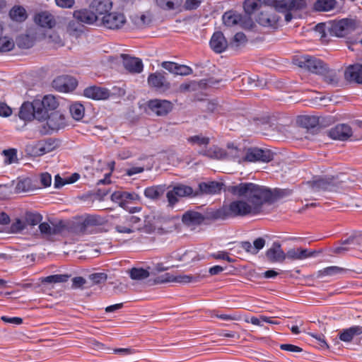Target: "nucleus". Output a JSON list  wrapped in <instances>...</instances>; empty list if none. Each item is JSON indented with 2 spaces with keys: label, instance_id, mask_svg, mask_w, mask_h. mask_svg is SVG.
<instances>
[{
  "label": "nucleus",
  "instance_id": "nucleus-1",
  "mask_svg": "<svg viewBox=\"0 0 362 362\" xmlns=\"http://www.w3.org/2000/svg\"><path fill=\"white\" fill-rule=\"evenodd\" d=\"M225 190L241 199L216 210L212 214L216 219L257 214L260 211L263 202L270 197L269 190L252 182L229 185Z\"/></svg>",
  "mask_w": 362,
  "mask_h": 362
},
{
  "label": "nucleus",
  "instance_id": "nucleus-2",
  "mask_svg": "<svg viewBox=\"0 0 362 362\" xmlns=\"http://www.w3.org/2000/svg\"><path fill=\"white\" fill-rule=\"evenodd\" d=\"M272 6L262 11L257 16V22L267 28H276L279 21V16L276 12L281 13L285 16V21L290 22L293 18L292 13L302 10L306 6L305 0H274Z\"/></svg>",
  "mask_w": 362,
  "mask_h": 362
},
{
  "label": "nucleus",
  "instance_id": "nucleus-3",
  "mask_svg": "<svg viewBox=\"0 0 362 362\" xmlns=\"http://www.w3.org/2000/svg\"><path fill=\"white\" fill-rule=\"evenodd\" d=\"M58 106L57 98L52 95H47L41 99L24 102L20 107L18 117L24 122H30L34 119L45 121L49 117V112L56 110Z\"/></svg>",
  "mask_w": 362,
  "mask_h": 362
},
{
  "label": "nucleus",
  "instance_id": "nucleus-4",
  "mask_svg": "<svg viewBox=\"0 0 362 362\" xmlns=\"http://www.w3.org/2000/svg\"><path fill=\"white\" fill-rule=\"evenodd\" d=\"M347 180V175L341 173L337 177L323 176L314 177L312 181L308 182V185L311 192H336L341 188L346 187Z\"/></svg>",
  "mask_w": 362,
  "mask_h": 362
},
{
  "label": "nucleus",
  "instance_id": "nucleus-5",
  "mask_svg": "<svg viewBox=\"0 0 362 362\" xmlns=\"http://www.w3.org/2000/svg\"><path fill=\"white\" fill-rule=\"evenodd\" d=\"M144 226L143 221L134 215L121 217L115 225V230L119 233L130 234L139 230Z\"/></svg>",
  "mask_w": 362,
  "mask_h": 362
},
{
  "label": "nucleus",
  "instance_id": "nucleus-6",
  "mask_svg": "<svg viewBox=\"0 0 362 362\" xmlns=\"http://www.w3.org/2000/svg\"><path fill=\"white\" fill-rule=\"evenodd\" d=\"M296 64L300 67L317 74H322L326 71V64L322 60L310 55L299 57L296 59Z\"/></svg>",
  "mask_w": 362,
  "mask_h": 362
},
{
  "label": "nucleus",
  "instance_id": "nucleus-7",
  "mask_svg": "<svg viewBox=\"0 0 362 362\" xmlns=\"http://www.w3.org/2000/svg\"><path fill=\"white\" fill-rule=\"evenodd\" d=\"M55 141L52 139L38 141L26 145L25 151L33 156H41L56 148Z\"/></svg>",
  "mask_w": 362,
  "mask_h": 362
},
{
  "label": "nucleus",
  "instance_id": "nucleus-8",
  "mask_svg": "<svg viewBox=\"0 0 362 362\" xmlns=\"http://www.w3.org/2000/svg\"><path fill=\"white\" fill-rule=\"evenodd\" d=\"M356 28L355 21L344 18L332 23L329 28V32L332 35L342 37L354 32Z\"/></svg>",
  "mask_w": 362,
  "mask_h": 362
},
{
  "label": "nucleus",
  "instance_id": "nucleus-9",
  "mask_svg": "<svg viewBox=\"0 0 362 362\" xmlns=\"http://www.w3.org/2000/svg\"><path fill=\"white\" fill-rule=\"evenodd\" d=\"M101 24L107 29H120L126 23L124 15L119 12H109L102 17Z\"/></svg>",
  "mask_w": 362,
  "mask_h": 362
},
{
  "label": "nucleus",
  "instance_id": "nucleus-10",
  "mask_svg": "<svg viewBox=\"0 0 362 362\" xmlns=\"http://www.w3.org/2000/svg\"><path fill=\"white\" fill-rule=\"evenodd\" d=\"M272 158L273 155L269 151L258 148H251L247 150L244 160L249 162L261 161L268 163Z\"/></svg>",
  "mask_w": 362,
  "mask_h": 362
},
{
  "label": "nucleus",
  "instance_id": "nucleus-11",
  "mask_svg": "<svg viewBox=\"0 0 362 362\" xmlns=\"http://www.w3.org/2000/svg\"><path fill=\"white\" fill-rule=\"evenodd\" d=\"M53 87L60 92L72 91L77 86V81L71 76H62L53 81Z\"/></svg>",
  "mask_w": 362,
  "mask_h": 362
},
{
  "label": "nucleus",
  "instance_id": "nucleus-12",
  "mask_svg": "<svg viewBox=\"0 0 362 362\" xmlns=\"http://www.w3.org/2000/svg\"><path fill=\"white\" fill-rule=\"evenodd\" d=\"M112 8L111 0H93L89 5V8L92 9L95 14L98 21L101 20L102 17L107 15Z\"/></svg>",
  "mask_w": 362,
  "mask_h": 362
},
{
  "label": "nucleus",
  "instance_id": "nucleus-13",
  "mask_svg": "<svg viewBox=\"0 0 362 362\" xmlns=\"http://www.w3.org/2000/svg\"><path fill=\"white\" fill-rule=\"evenodd\" d=\"M111 199L112 202L118 204L124 209L127 208V205L133 201L139 200V196L133 192H127L123 191H117L112 194Z\"/></svg>",
  "mask_w": 362,
  "mask_h": 362
},
{
  "label": "nucleus",
  "instance_id": "nucleus-14",
  "mask_svg": "<svg viewBox=\"0 0 362 362\" xmlns=\"http://www.w3.org/2000/svg\"><path fill=\"white\" fill-rule=\"evenodd\" d=\"M198 281V277L192 275L180 274L174 276L170 273H165L158 277V283L176 282L180 284H187Z\"/></svg>",
  "mask_w": 362,
  "mask_h": 362
},
{
  "label": "nucleus",
  "instance_id": "nucleus-15",
  "mask_svg": "<svg viewBox=\"0 0 362 362\" xmlns=\"http://www.w3.org/2000/svg\"><path fill=\"white\" fill-rule=\"evenodd\" d=\"M148 107L158 116L165 115L172 110L171 103L166 100H151L148 102Z\"/></svg>",
  "mask_w": 362,
  "mask_h": 362
},
{
  "label": "nucleus",
  "instance_id": "nucleus-16",
  "mask_svg": "<svg viewBox=\"0 0 362 362\" xmlns=\"http://www.w3.org/2000/svg\"><path fill=\"white\" fill-rule=\"evenodd\" d=\"M148 83L151 87L163 92L168 90L170 88V83L163 74L160 72L151 74L148 77Z\"/></svg>",
  "mask_w": 362,
  "mask_h": 362
},
{
  "label": "nucleus",
  "instance_id": "nucleus-17",
  "mask_svg": "<svg viewBox=\"0 0 362 362\" xmlns=\"http://www.w3.org/2000/svg\"><path fill=\"white\" fill-rule=\"evenodd\" d=\"M73 16L78 21L88 25H97L99 22L95 14L90 8L76 10L73 13Z\"/></svg>",
  "mask_w": 362,
  "mask_h": 362
},
{
  "label": "nucleus",
  "instance_id": "nucleus-18",
  "mask_svg": "<svg viewBox=\"0 0 362 362\" xmlns=\"http://www.w3.org/2000/svg\"><path fill=\"white\" fill-rule=\"evenodd\" d=\"M83 95L93 100H106L109 98L110 92L105 88L92 86L84 89Z\"/></svg>",
  "mask_w": 362,
  "mask_h": 362
},
{
  "label": "nucleus",
  "instance_id": "nucleus-19",
  "mask_svg": "<svg viewBox=\"0 0 362 362\" xmlns=\"http://www.w3.org/2000/svg\"><path fill=\"white\" fill-rule=\"evenodd\" d=\"M329 135L333 139L345 141L352 136V129L348 124H341L332 128Z\"/></svg>",
  "mask_w": 362,
  "mask_h": 362
},
{
  "label": "nucleus",
  "instance_id": "nucleus-20",
  "mask_svg": "<svg viewBox=\"0 0 362 362\" xmlns=\"http://www.w3.org/2000/svg\"><path fill=\"white\" fill-rule=\"evenodd\" d=\"M315 251L303 248H291L286 252V258L291 261L304 260L313 257Z\"/></svg>",
  "mask_w": 362,
  "mask_h": 362
},
{
  "label": "nucleus",
  "instance_id": "nucleus-21",
  "mask_svg": "<svg viewBox=\"0 0 362 362\" xmlns=\"http://www.w3.org/2000/svg\"><path fill=\"white\" fill-rule=\"evenodd\" d=\"M123 64L125 69L131 73L139 74L143 71L142 61L136 57L122 54Z\"/></svg>",
  "mask_w": 362,
  "mask_h": 362
},
{
  "label": "nucleus",
  "instance_id": "nucleus-22",
  "mask_svg": "<svg viewBox=\"0 0 362 362\" xmlns=\"http://www.w3.org/2000/svg\"><path fill=\"white\" fill-rule=\"evenodd\" d=\"M266 256L272 262H282L286 259V253L281 249V245L276 242L267 250Z\"/></svg>",
  "mask_w": 362,
  "mask_h": 362
},
{
  "label": "nucleus",
  "instance_id": "nucleus-23",
  "mask_svg": "<svg viewBox=\"0 0 362 362\" xmlns=\"http://www.w3.org/2000/svg\"><path fill=\"white\" fill-rule=\"evenodd\" d=\"M223 184L216 181L204 182L199 184V195L201 194H216L221 192Z\"/></svg>",
  "mask_w": 362,
  "mask_h": 362
},
{
  "label": "nucleus",
  "instance_id": "nucleus-24",
  "mask_svg": "<svg viewBox=\"0 0 362 362\" xmlns=\"http://www.w3.org/2000/svg\"><path fill=\"white\" fill-rule=\"evenodd\" d=\"M228 46L227 40L221 32H216L210 40L211 48L216 53H221L226 50Z\"/></svg>",
  "mask_w": 362,
  "mask_h": 362
},
{
  "label": "nucleus",
  "instance_id": "nucleus-25",
  "mask_svg": "<svg viewBox=\"0 0 362 362\" xmlns=\"http://www.w3.org/2000/svg\"><path fill=\"white\" fill-rule=\"evenodd\" d=\"M344 78L349 82L362 83V65L357 64L349 66L345 71Z\"/></svg>",
  "mask_w": 362,
  "mask_h": 362
},
{
  "label": "nucleus",
  "instance_id": "nucleus-26",
  "mask_svg": "<svg viewBox=\"0 0 362 362\" xmlns=\"http://www.w3.org/2000/svg\"><path fill=\"white\" fill-rule=\"evenodd\" d=\"M204 220V217L201 213L193 210L187 211L182 217L183 223L188 226L199 225Z\"/></svg>",
  "mask_w": 362,
  "mask_h": 362
},
{
  "label": "nucleus",
  "instance_id": "nucleus-27",
  "mask_svg": "<svg viewBox=\"0 0 362 362\" xmlns=\"http://www.w3.org/2000/svg\"><path fill=\"white\" fill-rule=\"evenodd\" d=\"M35 21L43 28H52L55 25L54 16L47 11L37 14L35 17Z\"/></svg>",
  "mask_w": 362,
  "mask_h": 362
},
{
  "label": "nucleus",
  "instance_id": "nucleus-28",
  "mask_svg": "<svg viewBox=\"0 0 362 362\" xmlns=\"http://www.w3.org/2000/svg\"><path fill=\"white\" fill-rule=\"evenodd\" d=\"M47 124L51 130L59 129L64 124V118L63 116L57 112H52L49 113V117H47Z\"/></svg>",
  "mask_w": 362,
  "mask_h": 362
},
{
  "label": "nucleus",
  "instance_id": "nucleus-29",
  "mask_svg": "<svg viewBox=\"0 0 362 362\" xmlns=\"http://www.w3.org/2000/svg\"><path fill=\"white\" fill-rule=\"evenodd\" d=\"M362 334V326H353L344 329L339 334L340 340L349 342L355 336Z\"/></svg>",
  "mask_w": 362,
  "mask_h": 362
},
{
  "label": "nucleus",
  "instance_id": "nucleus-30",
  "mask_svg": "<svg viewBox=\"0 0 362 362\" xmlns=\"http://www.w3.org/2000/svg\"><path fill=\"white\" fill-rule=\"evenodd\" d=\"M165 185H156L146 187L144 189V195L146 198L156 200L159 199L165 192Z\"/></svg>",
  "mask_w": 362,
  "mask_h": 362
},
{
  "label": "nucleus",
  "instance_id": "nucleus-31",
  "mask_svg": "<svg viewBox=\"0 0 362 362\" xmlns=\"http://www.w3.org/2000/svg\"><path fill=\"white\" fill-rule=\"evenodd\" d=\"M199 153L213 159H221L225 156L224 151L216 146L209 148L200 149L199 150Z\"/></svg>",
  "mask_w": 362,
  "mask_h": 362
},
{
  "label": "nucleus",
  "instance_id": "nucleus-32",
  "mask_svg": "<svg viewBox=\"0 0 362 362\" xmlns=\"http://www.w3.org/2000/svg\"><path fill=\"white\" fill-rule=\"evenodd\" d=\"M222 19L225 25L230 27L240 23L242 16L235 11H229L223 15Z\"/></svg>",
  "mask_w": 362,
  "mask_h": 362
},
{
  "label": "nucleus",
  "instance_id": "nucleus-33",
  "mask_svg": "<svg viewBox=\"0 0 362 362\" xmlns=\"http://www.w3.org/2000/svg\"><path fill=\"white\" fill-rule=\"evenodd\" d=\"M175 189V193L177 194L180 198L185 197H197L199 196V192L197 190H194L192 187L185 185H177L173 187Z\"/></svg>",
  "mask_w": 362,
  "mask_h": 362
},
{
  "label": "nucleus",
  "instance_id": "nucleus-34",
  "mask_svg": "<svg viewBox=\"0 0 362 362\" xmlns=\"http://www.w3.org/2000/svg\"><path fill=\"white\" fill-rule=\"evenodd\" d=\"M336 4V0H317L314 8L317 11H329L335 8Z\"/></svg>",
  "mask_w": 362,
  "mask_h": 362
},
{
  "label": "nucleus",
  "instance_id": "nucleus-35",
  "mask_svg": "<svg viewBox=\"0 0 362 362\" xmlns=\"http://www.w3.org/2000/svg\"><path fill=\"white\" fill-rule=\"evenodd\" d=\"M69 112L75 120L79 121L84 117L85 108L81 103L76 102L70 105Z\"/></svg>",
  "mask_w": 362,
  "mask_h": 362
},
{
  "label": "nucleus",
  "instance_id": "nucleus-36",
  "mask_svg": "<svg viewBox=\"0 0 362 362\" xmlns=\"http://www.w3.org/2000/svg\"><path fill=\"white\" fill-rule=\"evenodd\" d=\"M187 141L192 146H197L201 149L204 148L209 144L210 138L203 135H194L187 139Z\"/></svg>",
  "mask_w": 362,
  "mask_h": 362
},
{
  "label": "nucleus",
  "instance_id": "nucleus-37",
  "mask_svg": "<svg viewBox=\"0 0 362 362\" xmlns=\"http://www.w3.org/2000/svg\"><path fill=\"white\" fill-rule=\"evenodd\" d=\"M344 271V269L341 267L337 266H330L325 267L321 270H319L317 272V277L331 276L338 274H341Z\"/></svg>",
  "mask_w": 362,
  "mask_h": 362
},
{
  "label": "nucleus",
  "instance_id": "nucleus-38",
  "mask_svg": "<svg viewBox=\"0 0 362 362\" xmlns=\"http://www.w3.org/2000/svg\"><path fill=\"white\" fill-rule=\"evenodd\" d=\"M40 233L44 236H51L59 233V229L57 226H51L47 222L40 223L39 225Z\"/></svg>",
  "mask_w": 362,
  "mask_h": 362
},
{
  "label": "nucleus",
  "instance_id": "nucleus-39",
  "mask_svg": "<svg viewBox=\"0 0 362 362\" xmlns=\"http://www.w3.org/2000/svg\"><path fill=\"white\" fill-rule=\"evenodd\" d=\"M12 20L16 21H23L26 18V12L24 8L21 6L13 7L9 13Z\"/></svg>",
  "mask_w": 362,
  "mask_h": 362
},
{
  "label": "nucleus",
  "instance_id": "nucleus-40",
  "mask_svg": "<svg viewBox=\"0 0 362 362\" xmlns=\"http://www.w3.org/2000/svg\"><path fill=\"white\" fill-rule=\"evenodd\" d=\"M70 276L68 274H54L46 276L42 279V283L57 284L66 282Z\"/></svg>",
  "mask_w": 362,
  "mask_h": 362
},
{
  "label": "nucleus",
  "instance_id": "nucleus-41",
  "mask_svg": "<svg viewBox=\"0 0 362 362\" xmlns=\"http://www.w3.org/2000/svg\"><path fill=\"white\" fill-rule=\"evenodd\" d=\"M181 0H156L157 5L164 10H173L180 6Z\"/></svg>",
  "mask_w": 362,
  "mask_h": 362
},
{
  "label": "nucleus",
  "instance_id": "nucleus-42",
  "mask_svg": "<svg viewBox=\"0 0 362 362\" xmlns=\"http://www.w3.org/2000/svg\"><path fill=\"white\" fill-rule=\"evenodd\" d=\"M129 276L134 280H144L149 276V272L142 268H132L129 271Z\"/></svg>",
  "mask_w": 362,
  "mask_h": 362
},
{
  "label": "nucleus",
  "instance_id": "nucleus-43",
  "mask_svg": "<svg viewBox=\"0 0 362 362\" xmlns=\"http://www.w3.org/2000/svg\"><path fill=\"white\" fill-rule=\"evenodd\" d=\"M322 75L325 81L329 84L336 85L339 82V74L336 70H328L326 67V71Z\"/></svg>",
  "mask_w": 362,
  "mask_h": 362
},
{
  "label": "nucleus",
  "instance_id": "nucleus-44",
  "mask_svg": "<svg viewBox=\"0 0 362 362\" xmlns=\"http://www.w3.org/2000/svg\"><path fill=\"white\" fill-rule=\"evenodd\" d=\"M15 46L12 38L7 36L0 37V52H6L12 50Z\"/></svg>",
  "mask_w": 362,
  "mask_h": 362
},
{
  "label": "nucleus",
  "instance_id": "nucleus-45",
  "mask_svg": "<svg viewBox=\"0 0 362 362\" xmlns=\"http://www.w3.org/2000/svg\"><path fill=\"white\" fill-rule=\"evenodd\" d=\"M25 221L26 223V226H36L40 223L42 219V216L37 213L33 212H27L25 214Z\"/></svg>",
  "mask_w": 362,
  "mask_h": 362
},
{
  "label": "nucleus",
  "instance_id": "nucleus-46",
  "mask_svg": "<svg viewBox=\"0 0 362 362\" xmlns=\"http://www.w3.org/2000/svg\"><path fill=\"white\" fill-rule=\"evenodd\" d=\"M16 192L18 193L26 192L30 191L31 187V180L29 178H25L19 180L16 185Z\"/></svg>",
  "mask_w": 362,
  "mask_h": 362
},
{
  "label": "nucleus",
  "instance_id": "nucleus-47",
  "mask_svg": "<svg viewBox=\"0 0 362 362\" xmlns=\"http://www.w3.org/2000/svg\"><path fill=\"white\" fill-rule=\"evenodd\" d=\"M3 154L5 156V163L7 164H11L18 162L17 158V150L15 148H10L4 150Z\"/></svg>",
  "mask_w": 362,
  "mask_h": 362
},
{
  "label": "nucleus",
  "instance_id": "nucleus-48",
  "mask_svg": "<svg viewBox=\"0 0 362 362\" xmlns=\"http://www.w3.org/2000/svg\"><path fill=\"white\" fill-rule=\"evenodd\" d=\"M26 223L21 218H16L11 225L10 230L13 233H21L26 228Z\"/></svg>",
  "mask_w": 362,
  "mask_h": 362
},
{
  "label": "nucleus",
  "instance_id": "nucleus-49",
  "mask_svg": "<svg viewBox=\"0 0 362 362\" xmlns=\"http://www.w3.org/2000/svg\"><path fill=\"white\" fill-rule=\"evenodd\" d=\"M261 4V0H246L244 3L245 11L250 14L259 8Z\"/></svg>",
  "mask_w": 362,
  "mask_h": 362
},
{
  "label": "nucleus",
  "instance_id": "nucleus-50",
  "mask_svg": "<svg viewBox=\"0 0 362 362\" xmlns=\"http://www.w3.org/2000/svg\"><path fill=\"white\" fill-rule=\"evenodd\" d=\"M18 47L24 49L30 48L33 45L32 38L28 35H22L17 39Z\"/></svg>",
  "mask_w": 362,
  "mask_h": 362
},
{
  "label": "nucleus",
  "instance_id": "nucleus-51",
  "mask_svg": "<svg viewBox=\"0 0 362 362\" xmlns=\"http://www.w3.org/2000/svg\"><path fill=\"white\" fill-rule=\"evenodd\" d=\"M175 189L173 187L168 189L166 193V198L168 203V206L173 208L179 202L180 197L175 193Z\"/></svg>",
  "mask_w": 362,
  "mask_h": 362
},
{
  "label": "nucleus",
  "instance_id": "nucleus-52",
  "mask_svg": "<svg viewBox=\"0 0 362 362\" xmlns=\"http://www.w3.org/2000/svg\"><path fill=\"white\" fill-rule=\"evenodd\" d=\"M175 74L177 75H181V76H187L192 73V69L186 65H181L178 64L177 65V69Z\"/></svg>",
  "mask_w": 362,
  "mask_h": 362
},
{
  "label": "nucleus",
  "instance_id": "nucleus-53",
  "mask_svg": "<svg viewBox=\"0 0 362 362\" xmlns=\"http://www.w3.org/2000/svg\"><path fill=\"white\" fill-rule=\"evenodd\" d=\"M89 277L95 284H100L106 280L107 275L104 273H95L90 274Z\"/></svg>",
  "mask_w": 362,
  "mask_h": 362
},
{
  "label": "nucleus",
  "instance_id": "nucleus-54",
  "mask_svg": "<svg viewBox=\"0 0 362 362\" xmlns=\"http://www.w3.org/2000/svg\"><path fill=\"white\" fill-rule=\"evenodd\" d=\"M55 2L61 8H71L75 4V0H55Z\"/></svg>",
  "mask_w": 362,
  "mask_h": 362
},
{
  "label": "nucleus",
  "instance_id": "nucleus-55",
  "mask_svg": "<svg viewBox=\"0 0 362 362\" xmlns=\"http://www.w3.org/2000/svg\"><path fill=\"white\" fill-rule=\"evenodd\" d=\"M12 114L11 108L4 103H0V116L8 117Z\"/></svg>",
  "mask_w": 362,
  "mask_h": 362
},
{
  "label": "nucleus",
  "instance_id": "nucleus-56",
  "mask_svg": "<svg viewBox=\"0 0 362 362\" xmlns=\"http://www.w3.org/2000/svg\"><path fill=\"white\" fill-rule=\"evenodd\" d=\"M177 64L173 62H163L161 64V66L170 71V73H173L175 74L176 69H177Z\"/></svg>",
  "mask_w": 362,
  "mask_h": 362
},
{
  "label": "nucleus",
  "instance_id": "nucleus-57",
  "mask_svg": "<svg viewBox=\"0 0 362 362\" xmlns=\"http://www.w3.org/2000/svg\"><path fill=\"white\" fill-rule=\"evenodd\" d=\"M40 183L45 187L50 186L52 183L51 175L47 173H42L40 175Z\"/></svg>",
  "mask_w": 362,
  "mask_h": 362
},
{
  "label": "nucleus",
  "instance_id": "nucleus-58",
  "mask_svg": "<svg viewBox=\"0 0 362 362\" xmlns=\"http://www.w3.org/2000/svg\"><path fill=\"white\" fill-rule=\"evenodd\" d=\"M86 281L81 276H76L72 279V288H80L86 284Z\"/></svg>",
  "mask_w": 362,
  "mask_h": 362
},
{
  "label": "nucleus",
  "instance_id": "nucleus-59",
  "mask_svg": "<svg viewBox=\"0 0 362 362\" xmlns=\"http://www.w3.org/2000/svg\"><path fill=\"white\" fill-rule=\"evenodd\" d=\"M1 320L11 324L21 325L23 322V319L18 317H9L7 316H2Z\"/></svg>",
  "mask_w": 362,
  "mask_h": 362
},
{
  "label": "nucleus",
  "instance_id": "nucleus-60",
  "mask_svg": "<svg viewBox=\"0 0 362 362\" xmlns=\"http://www.w3.org/2000/svg\"><path fill=\"white\" fill-rule=\"evenodd\" d=\"M234 42L236 46H239L247 41L246 36L243 33H237L234 36Z\"/></svg>",
  "mask_w": 362,
  "mask_h": 362
},
{
  "label": "nucleus",
  "instance_id": "nucleus-61",
  "mask_svg": "<svg viewBox=\"0 0 362 362\" xmlns=\"http://www.w3.org/2000/svg\"><path fill=\"white\" fill-rule=\"evenodd\" d=\"M265 245L264 239L262 238H257L253 243V247L255 254H257L260 250H262Z\"/></svg>",
  "mask_w": 362,
  "mask_h": 362
},
{
  "label": "nucleus",
  "instance_id": "nucleus-62",
  "mask_svg": "<svg viewBox=\"0 0 362 362\" xmlns=\"http://www.w3.org/2000/svg\"><path fill=\"white\" fill-rule=\"evenodd\" d=\"M281 349L282 350L291 351V352H300L302 349L295 345L293 344H284L281 345Z\"/></svg>",
  "mask_w": 362,
  "mask_h": 362
},
{
  "label": "nucleus",
  "instance_id": "nucleus-63",
  "mask_svg": "<svg viewBox=\"0 0 362 362\" xmlns=\"http://www.w3.org/2000/svg\"><path fill=\"white\" fill-rule=\"evenodd\" d=\"M200 4V1L198 0H186L185 7L188 10H192L197 8Z\"/></svg>",
  "mask_w": 362,
  "mask_h": 362
},
{
  "label": "nucleus",
  "instance_id": "nucleus-64",
  "mask_svg": "<svg viewBox=\"0 0 362 362\" xmlns=\"http://www.w3.org/2000/svg\"><path fill=\"white\" fill-rule=\"evenodd\" d=\"M214 257L216 259H224L228 262H232L233 261V259L231 257H230V256L226 252H218V253L214 255Z\"/></svg>",
  "mask_w": 362,
  "mask_h": 362
}]
</instances>
